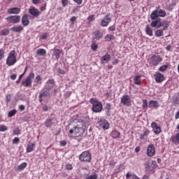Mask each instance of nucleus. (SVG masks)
<instances>
[{
  "label": "nucleus",
  "mask_w": 179,
  "mask_h": 179,
  "mask_svg": "<svg viewBox=\"0 0 179 179\" xmlns=\"http://www.w3.org/2000/svg\"><path fill=\"white\" fill-rule=\"evenodd\" d=\"M67 129L70 135L80 136L85 134L86 124H85V121L82 120H74L69 124Z\"/></svg>",
  "instance_id": "f257e3e1"
},
{
  "label": "nucleus",
  "mask_w": 179,
  "mask_h": 179,
  "mask_svg": "<svg viewBox=\"0 0 179 179\" xmlns=\"http://www.w3.org/2000/svg\"><path fill=\"white\" fill-rule=\"evenodd\" d=\"M90 103L92 104V111L94 113H101L103 110V104L101 102L97 101V99L94 98H92L90 99Z\"/></svg>",
  "instance_id": "f03ea898"
},
{
  "label": "nucleus",
  "mask_w": 179,
  "mask_h": 179,
  "mask_svg": "<svg viewBox=\"0 0 179 179\" xmlns=\"http://www.w3.org/2000/svg\"><path fill=\"white\" fill-rule=\"evenodd\" d=\"M15 50H12L8 56V58L6 59V65L8 66H13V65H15L16 64V55H15Z\"/></svg>",
  "instance_id": "7ed1b4c3"
},
{
  "label": "nucleus",
  "mask_w": 179,
  "mask_h": 179,
  "mask_svg": "<svg viewBox=\"0 0 179 179\" xmlns=\"http://www.w3.org/2000/svg\"><path fill=\"white\" fill-rule=\"evenodd\" d=\"M79 160L80 162H85L90 163L92 160V155H90V152L89 151H84L83 152L80 157Z\"/></svg>",
  "instance_id": "20e7f679"
},
{
  "label": "nucleus",
  "mask_w": 179,
  "mask_h": 179,
  "mask_svg": "<svg viewBox=\"0 0 179 179\" xmlns=\"http://www.w3.org/2000/svg\"><path fill=\"white\" fill-rule=\"evenodd\" d=\"M164 16H166V11L162 9L159 10H154L150 15L152 20H156L157 17H164Z\"/></svg>",
  "instance_id": "39448f33"
},
{
  "label": "nucleus",
  "mask_w": 179,
  "mask_h": 179,
  "mask_svg": "<svg viewBox=\"0 0 179 179\" xmlns=\"http://www.w3.org/2000/svg\"><path fill=\"white\" fill-rule=\"evenodd\" d=\"M31 79H34V73H30L27 78L22 81V86L30 87L31 86Z\"/></svg>",
  "instance_id": "423d86ee"
},
{
  "label": "nucleus",
  "mask_w": 179,
  "mask_h": 179,
  "mask_svg": "<svg viewBox=\"0 0 179 179\" xmlns=\"http://www.w3.org/2000/svg\"><path fill=\"white\" fill-rule=\"evenodd\" d=\"M150 61L151 65L153 66H157V65H159V64L163 61V58H162L160 55H153L150 57Z\"/></svg>",
  "instance_id": "0eeeda50"
},
{
  "label": "nucleus",
  "mask_w": 179,
  "mask_h": 179,
  "mask_svg": "<svg viewBox=\"0 0 179 179\" xmlns=\"http://www.w3.org/2000/svg\"><path fill=\"white\" fill-rule=\"evenodd\" d=\"M112 20V17L110 13H107L106 15L103 17V19L101 22V25L103 27H107L108 24H110V22Z\"/></svg>",
  "instance_id": "6e6552de"
},
{
  "label": "nucleus",
  "mask_w": 179,
  "mask_h": 179,
  "mask_svg": "<svg viewBox=\"0 0 179 179\" xmlns=\"http://www.w3.org/2000/svg\"><path fill=\"white\" fill-rule=\"evenodd\" d=\"M98 125L99 127H100V128H102L103 129H108L109 128L108 122H107V120L104 118L99 119Z\"/></svg>",
  "instance_id": "1a4fd4ad"
},
{
  "label": "nucleus",
  "mask_w": 179,
  "mask_h": 179,
  "mask_svg": "<svg viewBox=\"0 0 179 179\" xmlns=\"http://www.w3.org/2000/svg\"><path fill=\"white\" fill-rule=\"evenodd\" d=\"M121 103L124 106H127L128 107L131 106V98L129 95H123L121 98Z\"/></svg>",
  "instance_id": "9d476101"
},
{
  "label": "nucleus",
  "mask_w": 179,
  "mask_h": 179,
  "mask_svg": "<svg viewBox=\"0 0 179 179\" xmlns=\"http://www.w3.org/2000/svg\"><path fill=\"white\" fill-rule=\"evenodd\" d=\"M145 167L148 171H153L156 169V162L153 161L147 162L145 164Z\"/></svg>",
  "instance_id": "9b49d317"
},
{
  "label": "nucleus",
  "mask_w": 179,
  "mask_h": 179,
  "mask_svg": "<svg viewBox=\"0 0 179 179\" xmlns=\"http://www.w3.org/2000/svg\"><path fill=\"white\" fill-rule=\"evenodd\" d=\"M8 22L9 23H19L20 22V15H12L7 17Z\"/></svg>",
  "instance_id": "f8f14e48"
},
{
  "label": "nucleus",
  "mask_w": 179,
  "mask_h": 179,
  "mask_svg": "<svg viewBox=\"0 0 179 179\" xmlns=\"http://www.w3.org/2000/svg\"><path fill=\"white\" fill-rule=\"evenodd\" d=\"M155 153H156V151L155 150V145L153 144L149 145L147 148L148 156H150V157L155 156Z\"/></svg>",
  "instance_id": "ddd939ff"
},
{
  "label": "nucleus",
  "mask_w": 179,
  "mask_h": 179,
  "mask_svg": "<svg viewBox=\"0 0 179 179\" xmlns=\"http://www.w3.org/2000/svg\"><path fill=\"white\" fill-rule=\"evenodd\" d=\"M155 80L157 83H162L165 79L164 75L162 73H156L155 75Z\"/></svg>",
  "instance_id": "4468645a"
},
{
  "label": "nucleus",
  "mask_w": 179,
  "mask_h": 179,
  "mask_svg": "<svg viewBox=\"0 0 179 179\" xmlns=\"http://www.w3.org/2000/svg\"><path fill=\"white\" fill-rule=\"evenodd\" d=\"M151 127L153 129V131L156 135H159L162 132V129L159 126L157 125V123L152 122L151 124Z\"/></svg>",
  "instance_id": "2eb2a0df"
},
{
  "label": "nucleus",
  "mask_w": 179,
  "mask_h": 179,
  "mask_svg": "<svg viewBox=\"0 0 179 179\" xmlns=\"http://www.w3.org/2000/svg\"><path fill=\"white\" fill-rule=\"evenodd\" d=\"M29 13L34 16V17H38L40 16V11L37 8H29Z\"/></svg>",
  "instance_id": "dca6fc26"
},
{
  "label": "nucleus",
  "mask_w": 179,
  "mask_h": 179,
  "mask_svg": "<svg viewBox=\"0 0 179 179\" xmlns=\"http://www.w3.org/2000/svg\"><path fill=\"white\" fill-rule=\"evenodd\" d=\"M93 34L94 36V38H93L94 41L103 38V33L100 31V30H96L94 31Z\"/></svg>",
  "instance_id": "f3484780"
},
{
  "label": "nucleus",
  "mask_w": 179,
  "mask_h": 179,
  "mask_svg": "<svg viewBox=\"0 0 179 179\" xmlns=\"http://www.w3.org/2000/svg\"><path fill=\"white\" fill-rule=\"evenodd\" d=\"M8 13L10 15H17L18 13H20V8L17 7L11 8L8 10Z\"/></svg>",
  "instance_id": "a211bd4d"
},
{
  "label": "nucleus",
  "mask_w": 179,
  "mask_h": 179,
  "mask_svg": "<svg viewBox=\"0 0 179 179\" xmlns=\"http://www.w3.org/2000/svg\"><path fill=\"white\" fill-rule=\"evenodd\" d=\"M169 22L167 21H163V22H160L159 21V24H158L157 26V29H160V27H164L163 30H167V29H169Z\"/></svg>",
  "instance_id": "6ab92c4d"
},
{
  "label": "nucleus",
  "mask_w": 179,
  "mask_h": 179,
  "mask_svg": "<svg viewBox=\"0 0 179 179\" xmlns=\"http://www.w3.org/2000/svg\"><path fill=\"white\" fill-rule=\"evenodd\" d=\"M24 29V28L23 27V26L19 25L17 27H13L11 28V31H14L15 33H21L22 31H23Z\"/></svg>",
  "instance_id": "aec40b11"
},
{
  "label": "nucleus",
  "mask_w": 179,
  "mask_h": 179,
  "mask_svg": "<svg viewBox=\"0 0 179 179\" xmlns=\"http://www.w3.org/2000/svg\"><path fill=\"white\" fill-rule=\"evenodd\" d=\"M22 24L24 27L29 26V24H30V21H29V17L27 15H24L22 17Z\"/></svg>",
  "instance_id": "412c9836"
},
{
  "label": "nucleus",
  "mask_w": 179,
  "mask_h": 179,
  "mask_svg": "<svg viewBox=\"0 0 179 179\" xmlns=\"http://www.w3.org/2000/svg\"><path fill=\"white\" fill-rule=\"evenodd\" d=\"M27 167V163L23 162L20 165L17 166L15 169L16 171H22Z\"/></svg>",
  "instance_id": "4be33fe9"
},
{
  "label": "nucleus",
  "mask_w": 179,
  "mask_h": 179,
  "mask_svg": "<svg viewBox=\"0 0 179 179\" xmlns=\"http://www.w3.org/2000/svg\"><path fill=\"white\" fill-rule=\"evenodd\" d=\"M149 107L157 108V107H159V103L157 102V101L151 100L149 101Z\"/></svg>",
  "instance_id": "5701e85b"
},
{
  "label": "nucleus",
  "mask_w": 179,
  "mask_h": 179,
  "mask_svg": "<svg viewBox=\"0 0 179 179\" xmlns=\"http://www.w3.org/2000/svg\"><path fill=\"white\" fill-rule=\"evenodd\" d=\"M111 59V56H110V55L106 54L104 56H103L101 58V62H109V61Z\"/></svg>",
  "instance_id": "b1692460"
},
{
  "label": "nucleus",
  "mask_w": 179,
  "mask_h": 179,
  "mask_svg": "<svg viewBox=\"0 0 179 179\" xmlns=\"http://www.w3.org/2000/svg\"><path fill=\"white\" fill-rule=\"evenodd\" d=\"M145 33L150 37H152V36H153V30H152V28H150V25H147L145 27Z\"/></svg>",
  "instance_id": "393cba45"
},
{
  "label": "nucleus",
  "mask_w": 179,
  "mask_h": 179,
  "mask_svg": "<svg viewBox=\"0 0 179 179\" xmlns=\"http://www.w3.org/2000/svg\"><path fill=\"white\" fill-rule=\"evenodd\" d=\"M171 142H173V143H179V132L178 134H176V136H172L171 138Z\"/></svg>",
  "instance_id": "a878e982"
},
{
  "label": "nucleus",
  "mask_w": 179,
  "mask_h": 179,
  "mask_svg": "<svg viewBox=\"0 0 179 179\" xmlns=\"http://www.w3.org/2000/svg\"><path fill=\"white\" fill-rule=\"evenodd\" d=\"M126 179H140L134 173H127L126 175Z\"/></svg>",
  "instance_id": "bb28decb"
},
{
  "label": "nucleus",
  "mask_w": 179,
  "mask_h": 179,
  "mask_svg": "<svg viewBox=\"0 0 179 179\" xmlns=\"http://www.w3.org/2000/svg\"><path fill=\"white\" fill-rule=\"evenodd\" d=\"M120 135L121 134L116 130H113L111 132V136L113 138V139H117V138H119Z\"/></svg>",
  "instance_id": "cd10ccee"
},
{
  "label": "nucleus",
  "mask_w": 179,
  "mask_h": 179,
  "mask_svg": "<svg viewBox=\"0 0 179 179\" xmlns=\"http://www.w3.org/2000/svg\"><path fill=\"white\" fill-rule=\"evenodd\" d=\"M52 119L48 118L45 122V125L47 128H51L52 127Z\"/></svg>",
  "instance_id": "c85d7f7f"
},
{
  "label": "nucleus",
  "mask_w": 179,
  "mask_h": 179,
  "mask_svg": "<svg viewBox=\"0 0 179 179\" xmlns=\"http://www.w3.org/2000/svg\"><path fill=\"white\" fill-rule=\"evenodd\" d=\"M111 110V104L106 103L105 106L106 115L110 116V110Z\"/></svg>",
  "instance_id": "c756f323"
},
{
  "label": "nucleus",
  "mask_w": 179,
  "mask_h": 179,
  "mask_svg": "<svg viewBox=\"0 0 179 179\" xmlns=\"http://www.w3.org/2000/svg\"><path fill=\"white\" fill-rule=\"evenodd\" d=\"M155 34L156 37H162L164 35V31H163V29H157Z\"/></svg>",
  "instance_id": "7c9ffc66"
},
{
  "label": "nucleus",
  "mask_w": 179,
  "mask_h": 179,
  "mask_svg": "<svg viewBox=\"0 0 179 179\" xmlns=\"http://www.w3.org/2000/svg\"><path fill=\"white\" fill-rule=\"evenodd\" d=\"M36 54L38 55H41V56H45L47 54V52L45 51V49H38L36 50Z\"/></svg>",
  "instance_id": "2f4dec72"
},
{
  "label": "nucleus",
  "mask_w": 179,
  "mask_h": 179,
  "mask_svg": "<svg viewBox=\"0 0 179 179\" xmlns=\"http://www.w3.org/2000/svg\"><path fill=\"white\" fill-rule=\"evenodd\" d=\"M91 45V48L93 51H96L99 48V44L96 43V41L92 40Z\"/></svg>",
  "instance_id": "473e14b6"
},
{
  "label": "nucleus",
  "mask_w": 179,
  "mask_h": 179,
  "mask_svg": "<svg viewBox=\"0 0 179 179\" xmlns=\"http://www.w3.org/2000/svg\"><path fill=\"white\" fill-rule=\"evenodd\" d=\"M106 41H111L113 40H115V36L114 35L108 34L105 36Z\"/></svg>",
  "instance_id": "72a5a7b5"
},
{
  "label": "nucleus",
  "mask_w": 179,
  "mask_h": 179,
  "mask_svg": "<svg viewBox=\"0 0 179 179\" xmlns=\"http://www.w3.org/2000/svg\"><path fill=\"white\" fill-rule=\"evenodd\" d=\"M61 50L59 49H55L54 50V54L55 55L56 59H59V55H61Z\"/></svg>",
  "instance_id": "f704fd0d"
},
{
  "label": "nucleus",
  "mask_w": 179,
  "mask_h": 179,
  "mask_svg": "<svg viewBox=\"0 0 179 179\" xmlns=\"http://www.w3.org/2000/svg\"><path fill=\"white\" fill-rule=\"evenodd\" d=\"M50 95L51 94H50V91H45L39 94V99H41V97H48V96Z\"/></svg>",
  "instance_id": "c9c22d12"
},
{
  "label": "nucleus",
  "mask_w": 179,
  "mask_h": 179,
  "mask_svg": "<svg viewBox=\"0 0 179 179\" xmlns=\"http://www.w3.org/2000/svg\"><path fill=\"white\" fill-rule=\"evenodd\" d=\"M134 82L136 85H141V76H136L134 78Z\"/></svg>",
  "instance_id": "e433bc0d"
},
{
  "label": "nucleus",
  "mask_w": 179,
  "mask_h": 179,
  "mask_svg": "<svg viewBox=\"0 0 179 179\" xmlns=\"http://www.w3.org/2000/svg\"><path fill=\"white\" fill-rule=\"evenodd\" d=\"M160 23V20H156L155 21H152L150 24L151 27H157Z\"/></svg>",
  "instance_id": "4c0bfd02"
},
{
  "label": "nucleus",
  "mask_w": 179,
  "mask_h": 179,
  "mask_svg": "<svg viewBox=\"0 0 179 179\" xmlns=\"http://www.w3.org/2000/svg\"><path fill=\"white\" fill-rule=\"evenodd\" d=\"M34 150V144H31V145H27V153H30Z\"/></svg>",
  "instance_id": "58836bf2"
},
{
  "label": "nucleus",
  "mask_w": 179,
  "mask_h": 179,
  "mask_svg": "<svg viewBox=\"0 0 179 179\" xmlns=\"http://www.w3.org/2000/svg\"><path fill=\"white\" fill-rule=\"evenodd\" d=\"M166 6H168L169 8L171 6H176V3H174L173 0H168L166 2Z\"/></svg>",
  "instance_id": "ea45409f"
},
{
  "label": "nucleus",
  "mask_w": 179,
  "mask_h": 179,
  "mask_svg": "<svg viewBox=\"0 0 179 179\" xmlns=\"http://www.w3.org/2000/svg\"><path fill=\"white\" fill-rule=\"evenodd\" d=\"M9 34V30L4 29L1 31L0 36H8Z\"/></svg>",
  "instance_id": "a19ab883"
},
{
  "label": "nucleus",
  "mask_w": 179,
  "mask_h": 179,
  "mask_svg": "<svg viewBox=\"0 0 179 179\" xmlns=\"http://www.w3.org/2000/svg\"><path fill=\"white\" fill-rule=\"evenodd\" d=\"M16 113H17L16 109L12 110L11 111L8 112V117H12L13 115H15V114H16Z\"/></svg>",
  "instance_id": "79ce46f5"
},
{
  "label": "nucleus",
  "mask_w": 179,
  "mask_h": 179,
  "mask_svg": "<svg viewBox=\"0 0 179 179\" xmlns=\"http://www.w3.org/2000/svg\"><path fill=\"white\" fill-rule=\"evenodd\" d=\"M167 68H169V66L167 65H164V66H162L159 68V71L160 72H164V71H166L167 69Z\"/></svg>",
  "instance_id": "37998d69"
},
{
  "label": "nucleus",
  "mask_w": 179,
  "mask_h": 179,
  "mask_svg": "<svg viewBox=\"0 0 179 179\" xmlns=\"http://www.w3.org/2000/svg\"><path fill=\"white\" fill-rule=\"evenodd\" d=\"M97 174L94 173L90 176H88L85 179H97Z\"/></svg>",
  "instance_id": "c03bdc74"
},
{
  "label": "nucleus",
  "mask_w": 179,
  "mask_h": 179,
  "mask_svg": "<svg viewBox=\"0 0 179 179\" xmlns=\"http://www.w3.org/2000/svg\"><path fill=\"white\" fill-rule=\"evenodd\" d=\"M5 131H8V127L5 125H0V132H5Z\"/></svg>",
  "instance_id": "a18cd8bd"
},
{
  "label": "nucleus",
  "mask_w": 179,
  "mask_h": 179,
  "mask_svg": "<svg viewBox=\"0 0 179 179\" xmlns=\"http://www.w3.org/2000/svg\"><path fill=\"white\" fill-rule=\"evenodd\" d=\"M142 107L143 110H145V108H148V101L146 99L143 100Z\"/></svg>",
  "instance_id": "49530a36"
},
{
  "label": "nucleus",
  "mask_w": 179,
  "mask_h": 179,
  "mask_svg": "<svg viewBox=\"0 0 179 179\" xmlns=\"http://www.w3.org/2000/svg\"><path fill=\"white\" fill-rule=\"evenodd\" d=\"M71 94H72L71 92H69V91L66 92L64 94V98L69 99V97H71Z\"/></svg>",
  "instance_id": "de8ad7c7"
},
{
  "label": "nucleus",
  "mask_w": 179,
  "mask_h": 179,
  "mask_svg": "<svg viewBox=\"0 0 179 179\" xmlns=\"http://www.w3.org/2000/svg\"><path fill=\"white\" fill-rule=\"evenodd\" d=\"M122 166H124V164H120L119 166H117L115 169L116 173H120V171H121V167H122Z\"/></svg>",
  "instance_id": "09e8293b"
},
{
  "label": "nucleus",
  "mask_w": 179,
  "mask_h": 179,
  "mask_svg": "<svg viewBox=\"0 0 179 179\" xmlns=\"http://www.w3.org/2000/svg\"><path fill=\"white\" fill-rule=\"evenodd\" d=\"M77 17L75 16L71 17L70 19V22H71V24H75V22H76Z\"/></svg>",
  "instance_id": "8fccbe9b"
},
{
  "label": "nucleus",
  "mask_w": 179,
  "mask_h": 179,
  "mask_svg": "<svg viewBox=\"0 0 179 179\" xmlns=\"http://www.w3.org/2000/svg\"><path fill=\"white\" fill-rule=\"evenodd\" d=\"M66 168L67 170H72V169H73V166H72V164H66Z\"/></svg>",
  "instance_id": "3c124183"
},
{
  "label": "nucleus",
  "mask_w": 179,
  "mask_h": 179,
  "mask_svg": "<svg viewBox=\"0 0 179 179\" xmlns=\"http://www.w3.org/2000/svg\"><path fill=\"white\" fill-rule=\"evenodd\" d=\"M41 79H43L41 78V76L40 75H38L36 77V79H35V82H36L37 83H38L40 82V80H41Z\"/></svg>",
  "instance_id": "603ef678"
},
{
  "label": "nucleus",
  "mask_w": 179,
  "mask_h": 179,
  "mask_svg": "<svg viewBox=\"0 0 179 179\" xmlns=\"http://www.w3.org/2000/svg\"><path fill=\"white\" fill-rule=\"evenodd\" d=\"M50 84V85H54V83H55V80L52 78V79H49L48 81H47V84Z\"/></svg>",
  "instance_id": "864d4df0"
},
{
  "label": "nucleus",
  "mask_w": 179,
  "mask_h": 179,
  "mask_svg": "<svg viewBox=\"0 0 179 179\" xmlns=\"http://www.w3.org/2000/svg\"><path fill=\"white\" fill-rule=\"evenodd\" d=\"M57 72L59 73H60V75H65V73H66V71H64V70L61 69H57Z\"/></svg>",
  "instance_id": "5fc2aeb1"
},
{
  "label": "nucleus",
  "mask_w": 179,
  "mask_h": 179,
  "mask_svg": "<svg viewBox=\"0 0 179 179\" xmlns=\"http://www.w3.org/2000/svg\"><path fill=\"white\" fill-rule=\"evenodd\" d=\"M62 5L64 7L68 5V0H62Z\"/></svg>",
  "instance_id": "6e6d98bb"
},
{
  "label": "nucleus",
  "mask_w": 179,
  "mask_h": 179,
  "mask_svg": "<svg viewBox=\"0 0 179 179\" xmlns=\"http://www.w3.org/2000/svg\"><path fill=\"white\" fill-rule=\"evenodd\" d=\"M77 5H82L83 0H73Z\"/></svg>",
  "instance_id": "4d7b16f0"
},
{
  "label": "nucleus",
  "mask_w": 179,
  "mask_h": 179,
  "mask_svg": "<svg viewBox=\"0 0 179 179\" xmlns=\"http://www.w3.org/2000/svg\"><path fill=\"white\" fill-rule=\"evenodd\" d=\"M61 146H66V141L65 140L60 141Z\"/></svg>",
  "instance_id": "13d9d810"
},
{
  "label": "nucleus",
  "mask_w": 179,
  "mask_h": 179,
  "mask_svg": "<svg viewBox=\"0 0 179 179\" xmlns=\"http://www.w3.org/2000/svg\"><path fill=\"white\" fill-rule=\"evenodd\" d=\"M26 107L24 105H20L19 106V109L20 110V111H24Z\"/></svg>",
  "instance_id": "bf43d9fd"
},
{
  "label": "nucleus",
  "mask_w": 179,
  "mask_h": 179,
  "mask_svg": "<svg viewBox=\"0 0 179 179\" xmlns=\"http://www.w3.org/2000/svg\"><path fill=\"white\" fill-rule=\"evenodd\" d=\"M16 74L15 73H13L11 76H10V79H12V80H15V79H16Z\"/></svg>",
  "instance_id": "052dcab7"
},
{
  "label": "nucleus",
  "mask_w": 179,
  "mask_h": 179,
  "mask_svg": "<svg viewBox=\"0 0 179 179\" xmlns=\"http://www.w3.org/2000/svg\"><path fill=\"white\" fill-rule=\"evenodd\" d=\"M4 52L3 50H0V61L2 59V57H3Z\"/></svg>",
  "instance_id": "680f3d73"
},
{
  "label": "nucleus",
  "mask_w": 179,
  "mask_h": 179,
  "mask_svg": "<svg viewBox=\"0 0 179 179\" xmlns=\"http://www.w3.org/2000/svg\"><path fill=\"white\" fill-rule=\"evenodd\" d=\"M20 139L17 137H15L13 140V143H17V142H19Z\"/></svg>",
  "instance_id": "e2e57ef3"
},
{
  "label": "nucleus",
  "mask_w": 179,
  "mask_h": 179,
  "mask_svg": "<svg viewBox=\"0 0 179 179\" xmlns=\"http://www.w3.org/2000/svg\"><path fill=\"white\" fill-rule=\"evenodd\" d=\"M110 166H112L113 167H114L115 166V162L114 161H110L109 163Z\"/></svg>",
  "instance_id": "0e129e2a"
},
{
  "label": "nucleus",
  "mask_w": 179,
  "mask_h": 179,
  "mask_svg": "<svg viewBox=\"0 0 179 179\" xmlns=\"http://www.w3.org/2000/svg\"><path fill=\"white\" fill-rule=\"evenodd\" d=\"M43 111H48V106L47 105L44 106L43 107Z\"/></svg>",
  "instance_id": "69168bd1"
},
{
  "label": "nucleus",
  "mask_w": 179,
  "mask_h": 179,
  "mask_svg": "<svg viewBox=\"0 0 179 179\" xmlns=\"http://www.w3.org/2000/svg\"><path fill=\"white\" fill-rule=\"evenodd\" d=\"M109 30H110L111 31H114V30H115V26L113 25L110 27Z\"/></svg>",
  "instance_id": "338daca9"
},
{
  "label": "nucleus",
  "mask_w": 179,
  "mask_h": 179,
  "mask_svg": "<svg viewBox=\"0 0 179 179\" xmlns=\"http://www.w3.org/2000/svg\"><path fill=\"white\" fill-rule=\"evenodd\" d=\"M175 118H176V120H178V118H179V111L176 114Z\"/></svg>",
  "instance_id": "774afa93"
}]
</instances>
